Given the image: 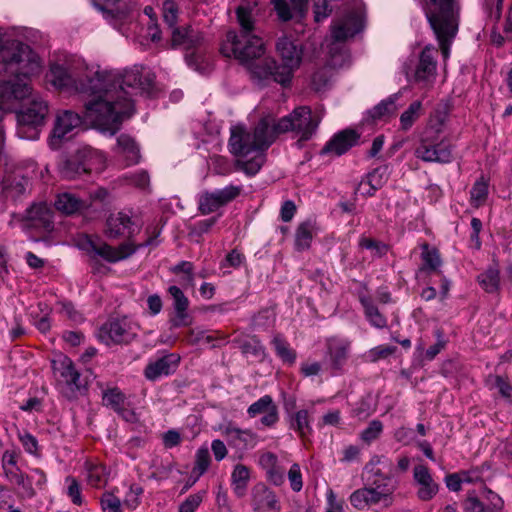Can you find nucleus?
Wrapping results in <instances>:
<instances>
[{"instance_id": "38", "label": "nucleus", "mask_w": 512, "mask_h": 512, "mask_svg": "<svg viewBox=\"0 0 512 512\" xmlns=\"http://www.w3.org/2000/svg\"><path fill=\"white\" fill-rule=\"evenodd\" d=\"M422 266L420 268L421 271L427 272H435L441 266L442 261L439 255V252L436 248H431L427 243H424L422 246Z\"/></svg>"}, {"instance_id": "49", "label": "nucleus", "mask_w": 512, "mask_h": 512, "mask_svg": "<svg viewBox=\"0 0 512 512\" xmlns=\"http://www.w3.org/2000/svg\"><path fill=\"white\" fill-rule=\"evenodd\" d=\"M103 404L115 412L120 411L125 402V395L117 388L108 389L103 392Z\"/></svg>"}, {"instance_id": "33", "label": "nucleus", "mask_w": 512, "mask_h": 512, "mask_svg": "<svg viewBox=\"0 0 512 512\" xmlns=\"http://www.w3.org/2000/svg\"><path fill=\"white\" fill-rule=\"evenodd\" d=\"M55 208L66 215H72L87 207V203L75 194L63 192L58 194L55 200Z\"/></svg>"}, {"instance_id": "43", "label": "nucleus", "mask_w": 512, "mask_h": 512, "mask_svg": "<svg viewBox=\"0 0 512 512\" xmlns=\"http://www.w3.org/2000/svg\"><path fill=\"white\" fill-rule=\"evenodd\" d=\"M107 471L102 464H90L87 466L86 479L89 485L100 488L107 482Z\"/></svg>"}, {"instance_id": "58", "label": "nucleus", "mask_w": 512, "mask_h": 512, "mask_svg": "<svg viewBox=\"0 0 512 512\" xmlns=\"http://www.w3.org/2000/svg\"><path fill=\"white\" fill-rule=\"evenodd\" d=\"M29 187V179L22 177L20 179L14 178L9 186L6 187L7 195L11 197H19L26 193Z\"/></svg>"}, {"instance_id": "22", "label": "nucleus", "mask_w": 512, "mask_h": 512, "mask_svg": "<svg viewBox=\"0 0 512 512\" xmlns=\"http://www.w3.org/2000/svg\"><path fill=\"white\" fill-rule=\"evenodd\" d=\"M259 465L266 473V479L274 486L285 482V465L272 452H265L259 457Z\"/></svg>"}, {"instance_id": "64", "label": "nucleus", "mask_w": 512, "mask_h": 512, "mask_svg": "<svg viewBox=\"0 0 512 512\" xmlns=\"http://www.w3.org/2000/svg\"><path fill=\"white\" fill-rule=\"evenodd\" d=\"M203 500L201 493L193 494L187 497L179 506V512H195Z\"/></svg>"}, {"instance_id": "59", "label": "nucleus", "mask_w": 512, "mask_h": 512, "mask_svg": "<svg viewBox=\"0 0 512 512\" xmlns=\"http://www.w3.org/2000/svg\"><path fill=\"white\" fill-rule=\"evenodd\" d=\"M19 441L21 442L24 450L34 456L39 455V444L37 439L30 433L24 432L18 434Z\"/></svg>"}, {"instance_id": "55", "label": "nucleus", "mask_w": 512, "mask_h": 512, "mask_svg": "<svg viewBox=\"0 0 512 512\" xmlns=\"http://www.w3.org/2000/svg\"><path fill=\"white\" fill-rule=\"evenodd\" d=\"M103 512H122L121 501L113 493L105 492L100 499Z\"/></svg>"}, {"instance_id": "62", "label": "nucleus", "mask_w": 512, "mask_h": 512, "mask_svg": "<svg viewBox=\"0 0 512 512\" xmlns=\"http://www.w3.org/2000/svg\"><path fill=\"white\" fill-rule=\"evenodd\" d=\"M359 245L362 248L371 250L374 255L381 257L385 255L388 251V246L382 242L375 241L370 238H362L360 239Z\"/></svg>"}, {"instance_id": "21", "label": "nucleus", "mask_w": 512, "mask_h": 512, "mask_svg": "<svg viewBox=\"0 0 512 512\" xmlns=\"http://www.w3.org/2000/svg\"><path fill=\"white\" fill-rule=\"evenodd\" d=\"M247 413L250 417L262 414L263 416L260 421L267 427L273 426L279 419L278 408L270 395H265L251 404L247 409Z\"/></svg>"}, {"instance_id": "35", "label": "nucleus", "mask_w": 512, "mask_h": 512, "mask_svg": "<svg viewBox=\"0 0 512 512\" xmlns=\"http://www.w3.org/2000/svg\"><path fill=\"white\" fill-rule=\"evenodd\" d=\"M359 300L364 308L366 319L372 326L380 329L387 326L386 317L379 311L370 296L360 295Z\"/></svg>"}, {"instance_id": "31", "label": "nucleus", "mask_w": 512, "mask_h": 512, "mask_svg": "<svg viewBox=\"0 0 512 512\" xmlns=\"http://www.w3.org/2000/svg\"><path fill=\"white\" fill-rule=\"evenodd\" d=\"M350 504L357 510H365L376 505L384 507V500L368 486L356 489L349 496Z\"/></svg>"}, {"instance_id": "11", "label": "nucleus", "mask_w": 512, "mask_h": 512, "mask_svg": "<svg viewBox=\"0 0 512 512\" xmlns=\"http://www.w3.org/2000/svg\"><path fill=\"white\" fill-rule=\"evenodd\" d=\"M94 160L102 163L103 156L97 151L84 150L77 156L62 159L58 165L59 174L65 179H75L91 172L94 169Z\"/></svg>"}, {"instance_id": "24", "label": "nucleus", "mask_w": 512, "mask_h": 512, "mask_svg": "<svg viewBox=\"0 0 512 512\" xmlns=\"http://www.w3.org/2000/svg\"><path fill=\"white\" fill-rule=\"evenodd\" d=\"M205 44V38L201 32L192 28H175L172 31V45L182 47L189 51L201 48Z\"/></svg>"}, {"instance_id": "3", "label": "nucleus", "mask_w": 512, "mask_h": 512, "mask_svg": "<svg viewBox=\"0 0 512 512\" xmlns=\"http://www.w3.org/2000/svg\"><path fill=\"white\" fill-rule=\"evenodd\" d=\"M39 57L29 45L12 41L4 46L0 37V75L3 96L22 100L32 96L31 77L40 73Z\"/></svg>"}, {"instance_id": "61", "label": "nucleus", "mask_w": 512, "mask_h": 512, "mask_svg": "<svg viewBox=\"0 0 512 512\" xmlns=\"http://www.w3.org/2000/svg\"><path fill=\"white\" fill-rule=\"evenodd\" d=\"M193 264L189 261H182L178 263L176 266L172 268V272L178 274L183 273V283L187 285H194V274H193Z\"/></svg>"}, {"instance_id": "39", "label": "nucleus", "mask_w": 512, "mask_h": 512, "mask_svg": "<svg viewBox=\"0 0 512 512\" xmlns=\"http://www.w3.org/2000/svg\"><path fill=\"white\" fill-rule=\"evenodd\" d=\"M389 167L383 165L375 168L372 172L367 175V184L370 186V190L367 191L369 196L374 195L375 191L380 189L389 179Z\"/></svg>"}, {"instance_id": "6", "label": "nucleus", "mask_w": 512, "mask_h": 512, "mask_svg": "<svg viewBox=\"0 0 512 512\" xmlns=\"http://www.w3.org/2000/svg\"><path fill=\"white\" fill-rule=\"evenodd\" d=\"M321 120V112H313L309 106H298L277 122L272 119L271 129L275 138L279 134L292 132L300 143L310 140L316 134Z\"/></svg>"}, {"instance_id": "1", "label": "nucleus", "mask_w": 512, "mask_h": 512, "mask_svg": "<svg viewBox=\"0 0 512 512\" xmlns=\"http://www.w3.org/2000/svg\"><path fill=\"white\" fill-rule=\"evenodd\" d=\"M95 99L85 104V117L102 132L114 135L125 118L134 112L136 95L150 93L154 77L142 66L124 71L100 70Z\"/></svg>"}, {"instance_id": "13", "label": "nucleus", "mask_w": 512, "mask_h": 512, "mask_svg": "<svg viewBox=\"0 0 512 512\" xmlns=\"http://www.w3.org/2000/svg\"><path fill=\"white\" fill-rule=\"evenodd\" d=\"M81 124V117L70 110L59 112L55 118L54 127L49 137V146L58 149L63 140Z\"/></svg>"}, {"instance_id": "36", "label": "nucleus", "mask_w": 512, "mask_h": 512, "mask_svg": "<svg viewBox=\"0 0 512 512\" xmlns=\"http://www.w3.org/2000/svg\"><path fill=\"white\" fill-rule=\"evenodd\" d=\"M8 481L14 483L22 488V493L25 498H33L36 495V490L32 485L33 476H29L21 471L19 467L13 468L4 474Z\"/></svg>"}, {"instance_id": "63", "label": "nucleus", "mask_w": 512, "mask_h": 512, "mask_svg": "<svg viewBox=\"0 0 512 512\" xmlns=\"http://www.w3.org/2000/svg\"><path fill=\"white\" fill-rule=\"evenodd\" d=\"M503 0H484L483 7L487 16L493 20L498 21L501 17Z\"/></svg>"}, {"instance_id": "37", "label": "nucleus", "mask_w": 512, "mask_h": 512, "mask_svg": "<svg viewBox=\"0 0 512 512\" xmlns=\"http://www.w3.org/2000/svg\"><path fill=\"white\" fill-rule=\"evenodd\" d=\"M59 365L60 367L58 369L60 370V374L64 378L67 385L75 387L77 390H79L83 384L80 381V374L75 369L72 360L68 357H64L59 362Z\"/></svg>"}, {"instance_id": "18", "label": "nucleus", "mask_w": 512, "mask_h": 512, "mask_svg": "<svg viewBox=\"0 0 512 512\" xmlns=\"http://www.w3.org/2000/svg\"><path fill=\"white\" fill-rule=\"evenodd\" d=\"M367 485L374 493H377L384 500V507L392 506L394 502V492L397 489V481L389 474L376 472L366 478Z\"/></svg>"}, {"instance_id": "17", "label": "nucleus", "mask_w": 512, "mask_h": 512, "mask_svg": "<svg viewBox=\"0 0 512 512\" xmlns=\"http://www.w3.org/2000/svg\"><path fill=\"white\" fill-rule=\"evenodd\" d=\"M413 481L417 487L416 495L421 501L432 500L439 491V484L434 480L429 468L423 464L414 466Z\"/></svg>"}, {"instance_id": "5", "label": "nucleus", "mask_w": 512, "mask_h": 512, "mask_svg": "<svg viewBox=\"0 0 512 512\" xmlns=\"http://www.w3.org/2000/svg\"><path fill=\"white\" fill-rule=\"evenodd\" d=\"M461 6L459 0H425L424 12L439 43L444 59L457 35Z\"/></svg>"}, {"instance_id": "27", "label": "nucleus", "mask_w": 512, "mask_h": 512, "mask_svg": "<svg viewBox=\"0 0 512 512\" xmlns=\"http://www.w3.org/2000/svg\"><path fill=\"white\" fill-rule=\"evenodd\" d=\"M168 292L173 298V306L175 309V316L171 319L172 327L178 328L189 325L187 314V308L189 305L188 298L177 286H170Z\"/></svg>"}, {"instance_id": "26", "label": "nucleus", "mask_w": 512, "mask_h": 512, "mask_svg": "<svg viewBox=\"0 0 512 512\" xmlns=\"http://www.w3.org/2000/svg\"><path fill=\"white\" fill-rule=\"evenodd\" d=\"M359 134L354 130L346 129L343 130L327 142L324 146L322 153H333L340 156L346 153L351 147L357 144L359 140Z\"/></svg>"}, {"instance_id": "2", "label": "nucleus", "mask_w": 512, "mask_h": 512, "mask_svg": "<svg viewBox=\"0 0 512 512\" xmlns=\"http://www.w3.org/2000/svg\"><path fill=\"white\" fill-rule=\"evenodd\" d=\"M254 6L250 2L241 3L236 9L240 32L229 31L222 52L231 54L249 72L251 78L258 82L269 80L274 59L266 56L263 39L256 34L253 19Z\"/></svg>"}, {"instance_id": "53", "label": "nucleus", "mask_w": 512, "mask_h": 512, "mask_svg": "<svg viewBox=\"0 0 512 512\" xmlns=\"http://www.w3.org/2000/svg\"><path fill=\"white\" fill-rule=\"evenodd\" d=\"M287 477L292 491L300 492L303 488V476L298 463H293L290 466Z\"/></svg>"}, {"instance_id": "7", "label": "nucleus", "mask_w": 512, "mask_h": 512, "mask_svg": "<svg viewBox=\"0 0 512 512\" xmlns=\"http://www.w3.org/2000/svg\"><path fill=\"white\" fill-rule=\"evenodd\" d=\"M97 75L99 67H85L83 71L72 74L62 65L54 64L50 68L48 79L58 89L88 94L95 99L98 82L101 81Z\"/></svg>"}, {"instance_id": "56", "label": "nucleus", "mask_w": 512, "mask_h": 512, "mask_svg": "<svg viewBox=\"0 0 512 512\" xmlns=\"http://www.w3.org/2000/svg\"><path fill=\"white\" fill-rule=\"evenodd\" d=\"M65 483L67 485V495L70 497L72 503L80 506L83 503L80 484L72 476L66 477Z\"/></svg>"}, {"instance_id": "19", "label": "nucleus", "mask_w": 512, "mask_h": 512, "mask_svg": "<svg viewBox=\"0 0 512 512\" xmlns=\"http://www.w3.org/2000/svg\"><path fill=\"white\" fill-rule=\"evenodd\" d=\"M138 230V225L132 217L125 212L111 214L106 222L105 233L107 237L116 239L119 237H131Z\"/></svg>"}, {"instance_id": "51", "label": "nucleus", "mask_w": 512, "mask_h": 512, "mask_svg": "<svg viewBox=\"0 0 512 512\" xmlns=\"http://www.w3.org/2000/svg\"><path fill=\"white\" fill-rule=\"evenodd\" d=\"M211 462L209 450L206 447H202L197 450L195 456V466L193 468V472H196L198 476L203 475Z\"/></svg>"}, {"instance_id": "46", "label": "nucleus", "mask_w": 512, "mask_h": 512, "mask_svg": "<svg viewBox=\"0 0 512 512\" xmlns=\"http://www.w3.org/2000/svg\"><path fill=\"white\" fill-rule=\"evenodd\" d=\"M218 198L219 197L215 191L202 193L198 199L199 211L204 215L215 212L223 206Z\"/></svg>"}, {"instance_id": "42", "label": "nucleus", "mask_w": 512, "mask_h": 512, "mask_svg": "<svg viewBox=\"0 0 512 512\" xmlns=\"http://www.w3.org/2000/svg\"><path fill=\"white\" fill-rule=\"evenodd\" d=\"M314 225L311 222L301 223L295 235V246L297 250L302 251L310 247L313 238Z\"/></svg>"}, {"instance_id": "52", "label": "nucleus", "mask_w": 512, "mask_h": 512, "mask_svg": "<svg viewBox=\"0 0 512 512\" xmlns=\"http://www.w3.org/2000/svg\"><path fill=\"white\" fill-rule=\"evenodd\" d=\"M382 431V422L379 420H373L369 423L368 427L361 432L360 438L366 444H370L381 435Z\"/></svg>"}, {"instance_id": "15", "label": "nucleus", "mask_w": 512, "mask_h": 512, "mask_svg": "<svg viewBox=\"0 0 512 512\" xmlns=\"http://www.w3.org/2000/svg\"><path fill=\"white\" fill-rule=\"evenodd\" d=\"M414 154L424 162H437L441 164L450 163L453 158L451 145L445 141L433 144L428 140L422 139L416 147Z\"/></svg>"}, {"instance_id": "16", "label": "nucleus", "mask_w": 512, "mask_h": 512, "mask_svg": "<svg viewBox=\"0 0 512 512\" xmlns=\"http://www.w3.org/2000/svg\"><path fill=\"white\" fill-rule=\"evenodd\" d=\"M222 436L227 444L241 454L257 444V435L248 429H240L228 423L221 429Z\"/></svg>"}, {"instance_id": "47", "label": "nucleus", "mask_w": 512, "mask_h": 512, "mask_svg": "<svg viewBox=\"0 0 512 512\" xmlns=\"http://www.w3.org/2000/svg\"><path fill=\"white\" fill-rule=\"evenodd\" d=\"M422 104L420 101H414L409 107L401 114L400 124L401 129L404 131L409 130L414 122L419 118Z\"/></svg>"}, {"instance_id": "40", "label": "nucleus", "mask_w": 512, "mask_h": 512, "mask_svg": "<svg viewBox=\"0 0 512 512\" xmlns=\"http://www.w3.org/2000/svg\"><path fill=\"white\" fill-rule=\"evenodd\" d=\"M489 389H496L499 395L508 403H512V385L499 375H489L486 379Z\"/></svg>"}, {"instance_id": "9", "label": "nucleus", "mask_w": 512, "mask_h": 512, "mask_svg": "<svg viewBox=\"0 0 512 512\" xmlns=\"http://www.w3.org/2000/svg\"><path fill=\"white\" fill-rule=\"evenodd\" d=\"M276 51L282 60V64L278 65L274 60L269 79L286 86L291 82L294 72L301 65L303 48L290 38L283 36L276 43Z\"/></svg>"}, {"instance_id": "23", "label": "nucleus", "mask_w": 512, "mask_h": 512, "mask_svg": "<svg viewBox=\"0 0 512 512\" xmlns=\"http://www.w3.org/2000/svg\"><path fill=\"white\" fill-rule=\"evenodd\" d=\"M29 226L50 231L53 229V211L46 203L32 205L26 211Z\"/></svg>"}, {"instance_id": "45", "label": "nucleus", "mask_w": 512, "mask_h": 512, "mask_svg": "<svg viewBox=\"0 0 512 512\" xmlns=\"http://www.w3.org/2000/svg\"><path fill=\"white\" fill-rule=\"evenodd\" d=\"M488 197V182L484 177L477 180L470 190V202L473 207L482 206Z\"/></svg>"}, {"instance_id": "12", "label": "nucleus", "mask_w": 512, "mask_h": 512, "mask_svg": "<svg viewBox=\"0 0 512 512\" xmlns=\"http://www.w3.org/2000/svg\"><path fill=\"white\" fill-rule=\"evenodd\" d=\"M136 337V327L127 318L113 319L104 323L98 338L106 345L129 343Z\"/></svg>"}, {"instance_id": "34", "label": "nucleus", "mask_w": 512, "mask_h": 512, "mask_svg": "<svg viewBox=\"0 0 512 512\" xmlns=\"http://www.w3.org/2000/svg\"><path fill=\"white\" fill-rule=\"evenodd\" d=\"M250 479V470L247 466L242 464H237L231 474V485L233 488L234 494L238 498H242L245 496L248 482Z\"/></svg>"}, {"instance_id": "29", "label": "nucleus", "mask_w": 512, "mask_h": 512, "mask_svg": "<svg viewBox=\"0 0 512 512\" xmlns=\"http://www.w3.org/2000/svg\"><path fill=\"white\" fill-rule=\"evenodd\" d=\"M350 349V342L341 338L327 340V356L333 369H340L345 363Z\"/></svg>"}, {"instance_id": "8", "label": "nucleus", "mask_w": 512, "mask_h": 512, "mask_svg": "<svg viewBox=\"0 0 512 512\" xmlns=\"http://www.w3.org/2000/svg\"><path fill=\"white\" fill-rule=\"evenodd\" d=\"M160 231H154V236H149L144 242L135 246L134 244L127 242L121 244L118 248H113L107 243L103 242L100 238H93L85 235L78 239L77 247L85 251L90 257H101L108 262H118L129 256H131L138 248L156 245V239L159 236Z\"/></svg>"}, {"instance_id": "50", "label": "nucleus", "mask_w": 512, "mask_h": 512, "mask_svg": "<svg viewBox=\"0 0 512 512\" xmlns=\"http://www.w3.org/2000/svg\"><path fill=\"white\" fill-rule=\"evenodd\" d=\"M291 427L296 430L301 437H305L311 433L309 414L307 410H299L294 414Z\"/></svg>"}, {"instance_id": "4", "label": "nucleus", "mask_w": 512, "mask_h": 512, "mask_svg": "<svg viewBox=\"0 0 512 512\" xmlns=\"http://www.w3.org/2000/svg\"><path fill=\"white\" fill-rule=\"evenodd\" d=\"M271 123V117H264L255 126L253 132H248L245 127L241 125L231 128L229 139L230 152L241 158L255 153L250 160H238L236 162L237 167L243 170L247 175L253 176L258 173L264 163L263 151L275 140Z\"/></svg>"}, {"instance_id": "44", "label": "nucleus", "mask_w": 512, "mask_h": 512, "mask_svg": "<svg viewBox=\"0 0 512 512\" xmlns=\"http://www.w3.org/2000/svg\"><path fill=\"white\" fill-rule=\"evenodd\" d=\"M275 352L282 361L293 364L296 360V352L291 349L289 343L280 335H276L272 340Z\"/></svg>"}, {"instance_id": "32", "label": "nucleus", "mask_w": 512, "mask_h": 512, "mask_svg": "<svg viewBox=\"0 0 512 512\" xmlns=\"http://www.w3.org/2000/svg\"><path fill=\"white\" fill-rule=\"evenodd\" d=\"M115 151L125 158L126 166L134 165L139 162V148L134 139L127 134L118 136Z\"/></svg>"}, {"instance_id": "10", "label": "nucleus", "mask_w": 512, "mask_h": 512, "mask_svg": "<svg viewBox=\"0 0 512 512\" xmlns=\"http://www.w3.org/2000/svg\"><path fill=\"white\" fill-rule=\"evenodd\" d=\"M48 104L40 96H32L28 105L16 112L17 134L22 139L38 138L39 128L44 125Z\"/></svg>"}, {"instance_id": "25", "label": "nucleus", "mask_w": 512, "mask_h": 512, "mask_svg": "<svg viewBox=\"0 0 512 512\" xmlns=\"http://www.w3.org/2000/svg\"><path fill=\"white\" fill-rule=\"evenodd\" d=\"M252 496L254 512H260L261 510L280 512L281 506L275 492L265 485H257L253 490Z\"/></svg>"}, {"instance_id": "30", "label": "nucleus", "mask_w": 512, "mask_h": 512, "mask_svg": "<svg viewBox=\"0 0 512 512\" xmlns=\"http://www.w3.org/2000/svg\"><path fill=\"white\" fill-rule=\"evenodd\" d=\"M309 0H290L291 8L286 0H272V4L282 21H288L293 17L302 18L308 10Z\"/></svg>"}, {"instance_id": "57", "label": "nucleus", "mask_w": 512, "mask_h": 512, "mask_svg": "<svg viewBox=\"0 0 512 512\" xmlns=\"http://www.w3.org/2000/svg\"><path fill=\"white\" fill-rule=\"evenodd\" d=\"M331 79L330 69L323 67L317 70L312 76V86L316 91H322L325 89Z\"/></svg>"}, {"instance_id": "41", "label": "nucleus", "mask_w": 512, "mask_h": 512, "mask_svg": "<svg viewBox=\"0 0 512 512\" xmlns=\"http://www.w3.org/2000/svg\"><path fill=\"white\" fill-rule=\"evenodd\" d=\"M478 282L488 293L498 291L500 283L499 270L496 267H489L483 273L478 275Z\"/></svg>"}, {"instance_id": "48", "label": "nucleus", "mask_w": 512, "mask_h": 512, "mask_svg": "<svg viewBox=\"0 0 512 512\" xmlns=\"http://www.w3.org/2000/svg\"><path fill=\"white\" fill-rule=\"evenodd\" d=\"M396 99V96H391L388 99L383 100L370 110V116L374 120H377L393 115L397 109L395 104Z\"/></svg>"}, {"instance_id": "14", "label": "nucleus", "mask_w": 512, "mask_h": 512, "mask_svg": "<svg viewBox=\"0 0 512 512\" xmlns=\"http://www.w3.org/2000/svg\"><path fill=\"white\" fill-rule=\"evenodd\" d=\"M438 49L433 45L423 48L418 57L414 71V79L418 83L429 85L434 82L437 75Z\"/></svg>"}, {"instance_id": "20", "label": "nucleus", "mask_w": 512, "mask_h": 512, "mask_svg": "<svg viewBox=\"0 0 512 512\" xmlns=\"http://www.w3.org/2000/svg\"><path fill=\"white\" fill-rule=\"evenodd\" d=\"M180 357L177 354L169 353L150 361L144 370L145 377L150 381H156L161 377L172 374L178 367Z\"/></svg>"}, {"instance_id": "60", "label": "nucleus", "mask_w": 512, "mask_h": 512, "mask_svg": "<svg viewBox=\"0 0 512 512\" xmlns=\"http://www.w3.org/2000/svg\"><path fill=\"white\" fill-rule=\"evenodd\" d=\"M242 186L229 185L223 189L215 190L222 205H225L240 195Z\"/></svg>"}, {"instance_id": "54", "label": "nucleus", "mask_w": 512, "mask_h": 512, "mask_svg": "<svg viewBox=\"0 0 512 512\" xmlns=\"http://www.w3.org/2000/svg\"><path fill=\"white\" fill-rule=\"evenodd\" d=\"M178 17V7L173 0H166L163 3V18L165 23L172 29L176 28L175 24Z\"/></svg>"}, {"instance_id": "28", "label": "nucleus", "mask_w": 512, "mask_h": 512, "mask_svg": "<svg viewBox=\"0 0 512 512\" xmlns=\"http://www.w3.org/2000/svg\"><path fill=\"white\" fill-rule=\"evenodd\" d=\"M360 21L354 15H348L331 26V35L335 42H343L360 31Z\"/></svg>"}]
</instances>
